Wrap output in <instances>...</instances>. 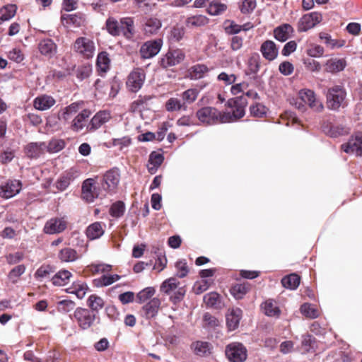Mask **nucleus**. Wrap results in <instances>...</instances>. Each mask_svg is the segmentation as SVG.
Wrapping results in <instances>:
<instances>
[{
  "mask_svg": "<svg viewBox=\"0 0 362 362\" xmlns=\"http://www.w3.org/2000/svg\"><path fill=\"white\" fill-rule=\"evenodd\" d=\"M180 283L175 278H170L160 286V291L168 295H170L172 292L175 291L179 286Z\"/></svg>",
  "mask_w": 362,
  "mask_h": 362,
  "instance_id": "79ce46f5",
  "label": "nucleus"
},
{
  "mask_svg": "<svg viewBox=\"0 0 362 362\" xmlns=\"http://www.w3.org/2000/svg\"><path fill=\"white\" fill-rule=\"evenodd\" d=\"M185 58L184 52L181 49H170L160 59V64L163 68L167 69L181 63Z\"/></svg>",
  "mask_w": 362,
  "mask_h": 362,
  "instance_id": "f8f14e48",
  "label": "nucleus"
},
{
  "mask_svg": "<svg viewBox=\"0 0 362 362\" xmlns=\"http://www.w3.org/2000/svg\"><path fill=\"white\" fill-rule=\"evenodd\" d=\"M321 40L331 49L336 47H341L344 45V42H338L337 40L332 39L331 36L326 33H321L320 35Z\"/></svg>",
  "mask_w": 362,
  "mask_h": 362,
  "instance_id": "bf43d9fd",
  "label": "nucleus"
},
{
  "mask_svg": "<svg viewBox=\"0 0 362 362\" xmlns=\"http://www.w3.org/2000/svg\"><path fill=\"white\" fill-rule=\"evenodd\" d=\"M71 274L68 270H60L52 278V282L54 286H62L69 284Z\"/></svg>",
  "mask_w": 362,
  "mask_h": 362,
  "instance_id": "f704fd0d",
  "label": "nucleus"
},
{
  "mask_svg": "<svg viewBox=\"0 0 362 362\" xmlns=\"http://www.w3.org/2000/svg\"><path fill=\"white\" fill-rule=\"evenodd\" d=\"M46 144L45 142H35L28 144L25 148V154L31 158L40 157L45 153Z\"/></svg>",
  "mask_w": 362,
  "mask_h": 362,
  "instance_id": "5701e85b",
  "label": "nucleus"
},
{
  "mask_svg": "<svg viewBox=\"0 0 362 362\" xmlns=\"http://www.w3.org/2000/svg\"><path fill=\"white\" fill-rule=\"evenodd\" d=\"M211 284L209 280L207 279H202L195 283L194 286V290L196 294H200L204 291H206Z\"/></svg>",
  "mask_w": 362,
  "mask_h": 362,
  "instance_id": "774afa93",
  "label": "nucleus"
},
{
  "mask_svg": "<svg viewBox=\"0 0 362 362\" xmlns=\"http://www.w3.org/2000/svg\"><path fill=\"white\" fill-rule=\"evenodd\" d=\"M161 26L160 20L156 17H146L142 23L144 33L148 36L156 35Z\"/></svg>",
  "mask_w": 362,
  "mask_h": 362,
  "instance_id": "f3484780",
  "label": "nucleus"
},
{
  "mask_svg": "<svg viewBox=\"0 0 362 362\" xmlns=\"http://www.w3.org/2000/svg\"><path fill=\"white\" fill-rule=\"evenodd\" d=\"M97 318L94 311L81 307L77 308L73 314V320L82 330H86L93 327Z\"/></svg>",
  "mask_w": 362,
  "mask_h": 362,
  "instance_id": "7ed1b4c3",
  "label": "nucleus"
},
{
  "mask_svg": "<svg viewBox=\"0 0 362 362\" xmlns=\"http://www.w3.org/2000/svg\"><path fill=\"white\" fill-rule=\"evenodd\" d=\"M75 307V303L71 300H63L58 303L57 309L62 313H69Z\"/></svg>",
  "mask_w": 362,
  "mask_h": 362,
  "instance_id": "0e129e2a",
  "label": "nucleus"
},
{
  "mask_svg": "<svg viewBox=\"0 0 362 362\" xmlns=\"http://www.w3.org/2000/svg\"><path fill=\"white\" fill-rule=\"evenodd\" d=\"M256 6V0H243L239 3V9L243 14H249L255 10Z\"/></svg>",
  "mask_w": 362,
  "mask_h": 362,
  "instance_id": "4d7b16f0",
  "label": "nucleus"
},
{
  "mask_svg": "<svg viewBox=\"0 0 362 362\" xmlns=\"http://www.w3.org/2000/svg\"><path fill=\"white\" fill-rule=\"evenodd\" d=\"M105 224H103L101 222H95L90 224L86 228V235L90 240L98 239L101 237L105 232L104 230Z\"/></svg>",
  "mask_w": 362,
  "mask_h": 362,
  "instance_id": "7c9ffc66",
  "label": "nucleus"
},
{
  "mask_svg": "<svg viewBox=\"0 0 362 362\" xmlns=\"http://www.w3.org/2000/svg\"><path fill=\"white\" fill-rule=\"evenodd\" d=\"M160 306V299L153 298L142 307L141 310V315L146 319L154 318L158 313Z\"/></svg>",
  "mask_w": 362,
  "mask_h": 362,
  "instance_id": "a211bd4d",
  "label": "nucleus"
},
{
  "mask_svg": "<svg viewBox=\"0 0 362 362\" xmlns=\"http://www.w3.org/2000/svg\"><path fill=\"white\" fill-rule=\"evenodd\" d=\"M122 34L127 39L133 37L134 33V20L130 17H125L120 19Z\"/></svg>",
  "mask_w": 362,
  "mask_h": 362,
  "instance_id": "2f4dec72",
  "label": "nucleus"
},
{
  "mask_svg": "<svg viewBox=\"0 0 362 362\" xmlns=\"http://www.w3.org/2000/svg\"><path fill=\"white\" fill-rule=\"evenodd\" d=\"M322 21L320 13L314 11L303 15L299 20L298 30L299 32H306L314 28Z\"/></svg>",
  "mask_w": 362,
  "mask_h": 362,
  "instance_id": "9d476101",
  "label": "nucleus"
},
{
  "mask_svg": "<svg viewBox=\"0 0 362 362\" xmlns=\"http://www.w3.org/2000/svg\"><path fill=\"white\" fill-rule=\"evenodd\" d=\"M259 56L258 54H252L248 59L247 67L249 74H257L260 68Z\"/></svg>",
  "mask_w": 362,
  "mask_h": 362,
  "instance_id": "8fccbe9b",
  "label": "nucleus"
},
{
  "mask_svg": "<svg viewBox=\"0 0 362 362\" xmlns=\"http://www.w3.org/2000/svg\"><path fill=\"white\" fill-rule=\"evenodd\" d=\"M293 31V28L290 24L284 23L274 30V36L276 40L285 42L291 37Z\"/></svg>",
  "mask_w": 362,
  "mask_h": 362,
  "instance_id": "4be33fe9",
  "label": "nucleus"
},
{
  "mask_svg": "<svg viewBox=\"0 0 362 362\" xmlns=\"http://www.w3.org/2000/svg\"><path fill=\"white\" fill-rule=\"evenodd\" d=\"M67 225L66 216H54L45 222L43 232L48 235L59 234L66 229Z\"/></svg>",
  "mask_w": 362,
  "mask_h": 362,
  "instance_id": "423d86ee",
  "label": "nucleus"
},
{
  "mask_svg": "<svg viewBox=\"0 0 362 362\" xmlns=\"http://www.w3.org/2000/svg\"><path fill=\"white\" fill-rule=\"evenodd\" d=\"M80 104L73 103L67 107L63 108L59 113V119L65 122H69L74 115L79 110Z\"/></svg>",
  "mask_w": 362,
  "mask_h": 362,
  "instance_id": "c85d7f7f",
  "label": "nucleus"
},
{
  "mask_svg": "<svg viewBox=\"0 0 362 362\" xmlns=\"http://www.w3.org/2000/svg\"><path fill=\"white\" fill-rule=\"evenodd\" d=\"M343 151L347 153L362 156V133L358 132L347 143L341 145Z\"/></svg>",
  "mask_w": 362,
  "mask_h": 362,
  "instance_id": "4468645a",
  "label": "nucleus"
},
{
  "mask_svg": "<svg viewBox=\"0 0 362 362\" xmlns=\"http://www.w3.org/2000/svg\"><path fill=\"white\" fill-rule=\"evenodd\" d=\"M106 28L108 33L113 36H117L122 34L120 21L118 22L114 18H109L107 20Z\"/></svg>",
  "mask_w": 362,
  "mask_h": 362,
  "instance_id": "37998d69",
  "label": "nucleus"
},
{
  "mask_svg": "<svg viewBox=\"0 0 362 362\" xmlns=\"http://www.w3.org/2000/svg\"><path fill=\"white\" fill-rule=\"evenodd\" d=\"M95 181L93 178L86 179L82 185V197L88 202H93L95 198L105 197L101 187L97 188L95 186Z\"/></svg>",
  "mask_w": 362,
  "mask_h": 362,
  "instance_id": "0eeeda50",
  "label": "nucleus"
},
{
  "mask_svg": "<svg viewBox=\"0 0 362 362\" xmlns=\"http://www.w3.org/2000/svg\"><path fill=\"white\" fill-rule=\"evenodd\" d=\"M346 92L344 88L339 85L328 88L326 94V103L329 109L338 110L346 105Z\"/></svg>",
  "mask_w": 362,
  "mask_h": 362,
  "instance_id": "f257e3e1",
  "label": "nucleus"
},
{
  "mask_svg": "<svg viewBox=\"0 0 362 362\" xmlns=\"http://www.w3.org/2000/svg\"><path fill=\"white\" fill-rule=\"evenodd\" d=\"M65 147V142L60 139H53L46 144V149L50 153H57Z\"/></svg>",
  "mask_w": 362,
  "mask_h": 362,
  "instance_id": "864d4df0",
  "label": "nucleus"
},
{
  "mask_svg": "<svg viewBox=\"0 0 362 362\" xmlns=\"http://www.w3.org/2000/svg\"><path fill=\"white\" fill-rule=\"evenodd\" d=\"M195 354L205 357L211 355L213 351V346L208 341H197L192 345Z\"/></svg>",
  "mask_w": 362,
  "mask_h": 362,
  "instance_id": "bb28decb",
  "label": "nucleus"
},
{
  "mask_svg": "<svg viewBox=\"0 0 362 362\" xmlns=\"http://www.w3.org/2000/svg\"><path fill=\"white\" fill-rule=\"evenodd\" d=\"M242 317V310L239 308H233L226 315V323L230 330L235 329Z\"/></svg>",
  "mask_w": 362,
  "mask_h": 362,
  "instance_id": "a878e982",
  "label": "nucleus"
},
{
  "mask_svg": "<svg viewBox=\"0 0 362 362\" xmlns=\"http://www.w3.org/2000/svg\"><path fill=\"white\" fill-rule=\"evenodd\" d=\"M104 304L103 299L95 294L90 295L87 299V305L90 308L89 310L94 311L96 315L103 308Z\"/></svg>",
  "mask_w": 362,
  "mask_h": 362,
  "instance_id": "e433bc0d",
  "label": "nucleus"
},
{
  "mask_svg": "<svg viewBox=\"0 0 362 362\" xmlns=\"http://www.w3.org/2000/svg\"><path fill=\"white\" fill-rule=\"evenodd\" d=\"M250 290L248 284H238L232 287L231 293L236 299H241Z\"/></svg>",
  "mask_w": 362,
  "mask_h": 362,
  "instance_id": "de8ad7c7",
  "label": "nucleus"
},
{
  "mask_svg": "<svg viewBox=\"0 0 362 362\" xmlns=\"http://www.w3.org/2000/svg\"><path fill=\"white\" fill-rule=\"evenodd\" d=\"M21 182L17 180H8L1 186L0 194L5 199H9L20 192Z\"/></svg>",
  "mask_w": 362,
  "mask_h": 362,
  "instance_id": "dca6fc26",
  "label": "nucleus"
},
{
  "mask_svg": "<svg viewBox=\"0 0 362 362\" xmlns=\"http://www.w3.org/2000/svg\"><path fill=\"white\" fill-rule=\"evenodd\" d=\"M186 106L184 103L175 98H170L165 104V108L169 112L177 111L180 110H186Z\"/></svg>",
  "mask_w": 362,
  "mask_h": 362,
  "instance_id": "6e6d98bb",
  "label": "nucleus"
},
{
  "mask_svg": "<svg viewBox=\"0 0 362 362\" xmlns=\"http://www.w3.org/2000/svg\"><path fill=\"white\" fill-rule=\"evenodd\" d=\"M156 293V289L154 287H146L139 291L137 295L136 298L138 300V302L141 303L145 302L146 300L150 299Z\"/></svg>",
  "mask_w": 362,
  "mask_h": 362,
  "instance_id": "13d9d810",
  "label": "nucleus"
},
{
  "mask_svg": "<svg viewBox=\"0 0 362 362\" xmlns=\"http://www.w3.org/2000/svg\"><path fill=\"white\" fill-rule=\"evenodd\" d=\"M151 97L149 96H139L137 100H134L131 105V110L133 112L140 110L144 107V105L150 100Z\"/></svg>",
  "mask_w": 362,
  "mask_h": 362,
  "instance_id": "338daca9",
  "label": "nucleus"
},
{
  "mask_svg": "<svg viewBox=\"0 0 362 362\" xmlns=\"http://www.w3.org/2000/svg\"><path fill=\"white\" fill-rule=\"evenodd\" d=\"M125 211V205L121 201L113 203L110 209V214L115 218H119L123 216Z\"/></svg>",
  "mask_w": 362,
  "mask_h": 362,
  "instance_id": "5fc2aeb1",
  "label": "nucleus"
},
{
  "mask_svg": "<svg viewBox=\"0 0 362 362\" xmlns=\"http://www.w3.org/2000/svg\"><path fill=\"white\" fill-rule=\"evenodd\" d=\"M74 50L85 58H92L95 54V45L93 40L81 37L76 40L74 45Z\"/></svg>",
  "mask_w": 362,
  "mask_h": 362,
  "instance_id": "6e6552de",
  "label": "nucleus"
},
{
  "mask_svg": "<svg viewBox=\"0 0 362 362\" xmlns=\"http://www.w3.org/2000/svg\"><path fill=\"white\" fill-rule=\"evenodd\" d=\"M25 269L26 267L24 264L16 266L9 272L8 279L13 284L17 283L19 277L25 273Z\"/></svg>",
  "mask_w": 362,
  "mask_h": 362,
  "instance_id": "49530a36",
  "label": "nucleus"
},
{
  "mask_svg": "<svg viewBox=\"0 0 362 362\" xmlns=\"http://www.w3.org/2000/svg\"><path fill=\"white\" fill-rule=\"evenodd\" d=\"M250 114L257 117H262L267 113V107L261 103H256L250 107Z\"/></svg>",
  "mask_w": 362,
  "mask_h": 362,
  "instance_id": "680f3d73",
  "label": "nucleus"
},
{
  "mask_svg": "<svg viewBox=\"0 0 362 362\" xmlns=\"http://www.w3.org/2000/svg\"><path fill=\"white\" fill-rule=\"evenodd\" d=\"M226 355L230 362H243L247 358V350L242 344L234 342L226 346Z\"/></svg>",
  "mask_w": 362,
  "mask_h": 362,
  "instance_id": "1a4fd4ad",
  "label": "nucleus"
},
{
  "mask_svg": "<svg viewBox=\"0 0 362 362\" xmlns=\"http://www.w3.org/2000/svg\"><path fill=\"white\" fill-rule=\"evenodd\" d=\"M300 276L296 274H291L281 279L282 286L290 290H295L300 284Z\"/></svg>",
  "mask_w": 362,
  "mask_h": 362,
  "instance_id": "4c0bfd02",
  "label": "nucleus"
},
{
  "mask_svg": "<svg viewBox=\"0 0 362 362\" xmlns=\"http://www.w3.org/2000/svg\"><path fill=\"white\" fill-rule=\"evenodd\" d=\"M204 301L207 306L215 307L219 302V295L215 292L207 293L204 296Z\"/></svg>",
  "mask_w": 362,
  "mask_h": 362,
  "instance_id": "69168bd1",
  "label": "nucleus"
},
{
  "mask_svg": "<svg viewBox=\"0 0 362 362\" xmlns=\"http://www.w3.org/2000/svg\"><path fill=\"white\" fill-rule=\"evenodd\" d=\"M33 104L35 109L45 111L55 104V100L50 95H41L34 100Z\"/></svg>",
  "mask_w": 362,
  "mask_h": 362,
  "instance_id": "393cba45",
  "label": "nucleus"
},
{
  "mask_svg": "<svg viewBox=\"0 0 362 362\" xmlns=\"http://www.w3.org/2000/svg\"><path fill=\"white\" fill-rule=\"evenodd\" d=\"M110 60L107 52H103L98 54L96 61L98 68L103 72H106L110 67Z\"/></svg>",
  "mask_w": 362,
  "mask_h": 362,
  "instance_id": "a18cd8bd",
  "label": "nucleus"
},
{
  "mask_svg": "<svg viewBox=\"0 0 362 362\" xmlns=\"http://www.w3.org/2000/svg\"><path fill=\"white\" fill-rule=\"evenodd\" d=\"M228 105L233 107V112H223L222 116V122L230 123L234 122L237 119L244 117L245 114V107L247 105V100L245 98H236L235 99L229 100L227 103Z\"/></svg>",
  "mask_w": 362,
  "mask_h": 362,
  "instance_id": "f03ea898",
  "label": "nucleus"
},
{
  "mask_svg": "<svg viewBox=\"0 0 362 362\" xmlns=\"http://www.w3.org/2000/svg\"><path fill=\"white\" fill-rule=\"evenodd\" d=\"M260 52L264 59L269 61L274 60L279 53L276 44L272 40H266L260 47Z\"/></svg>",
  "mask_w": 362,
  "mask_h": 362,
  "instance_id": "aec40b11",
  "label": "nucleus"
},
{
  "mask_svg": "<svg viewBox=\"0 0 362 362\" xmlns=\"http://www.w3.org/2000/svg\"><path fill=\"white\" fill-rule=\"evenodd\" d=\"M262 308L264 310L265 315L269 317H279L280 315V309L277 305V303L272 299L265 300L262 305Z\"/></svg>",
  "mask_w": 362,
  "mask_h": 362,
  "instance_id": "473e14b6",
  "label": "nucleus"
},
{
  "mask_svg": "<svg viewBox=\"0 0 362 362\" xmlns=\"http://www.w3.org/2000/svg\"><path fill=\"white\" fill-rule=\"evenodd\" d=\"M300 311L303 315L309 318H316L320 315V311L315 307V305L305 303L301 305Z\"/></svg>",
  "mask_w": 362,
  "mask_h": 362,
  "instance_id": "09e8293b",
  "label": "nucleus"
},
{
  "mask_svg": "<svg viewBox=\"0 0 362 362\" xmlns=\"http://www.w3.org/2000/svg\"><path fill=\"white\" fill-rule=\"evenodd\" d=\"M209 19L206 16L203 15H197L189 17L187 19V24L188 26L199 27L205 25L208 23Z\"/></svg>",
  "mask_w": 362,
  "mask_h": 362,
  "instance_id": "603ef678",
  "label": "nucleus"
},
{
  "mask_svg": "<svg viewBox=\"0 0 362 362\" xmlns=\"http://www.w3.org/2000/svg\"><path fill=\"white\" fill-rule=\"evenodd\" d=\"M17 7L14 4H8L0 8V25L11 19L16 13Z\"/></svg>",
  "mask_w": 362,
  "mask_h": 362,
  "instance_id": "58836bf2",
  "label": "nucleus"
},
{
  "mask_svg": "<svg viewBox=\"0 0 362 362\" xmlns=\"http://www.w3.org/2000/svg\"><path fill=\"white\" fill-rule=\"evenodd\" d=\"M38 49L42 55L52 58L57 53V46L52 39L45 38L39 42Z\"/></svg>",
  "mask_w": 362,
  "mask_h": 362,
  "instance_id": "412c9836",
  "label": "nucleus"
},
{
  "mask_svg": "<svg viewBox=\"0 0 362 362\" xmlns=\"http://www.w3.org/2000/svg\"><path fill=\"white\" fill-rule=\"evenodd\" d=\"M120 174L117 168L107 170L100 180V187L104 193L113 192L119 182Z\"/></svg>",
  "mask_w": 362,
  "mask_h": 362,
  "instance_id": "39448f33",
  "label": "nucleus"
},
{
  "mask_svg": "<svg viewBox=\"0 0 362 362\" xmlns=\"http://www.w3.org/2000/svg\"><path fill=\"white\" fill-rule=\"evenodd\" d=\"M110 117L111 116L109 111H99L91 119L88 127L89 131H95L99 129L102 125L107 123L110 120Z\"/></svg>",
  "mask_w": 362,
  "mask_h": 362,
  "instance_id": "6ab92c4d",
  "label": "nucleus"
},
{
  "mask_svg": "<svg viewBox=\"0 0 362 362\" xmlns=\"http://www.w3.org/2000/svg\"><path fill=\"white\" fill-rule=\"evenodd\" d=\"M198 119L203 124L213 125L222 122L223 113L212 107H204L197 112Z\"/></svg>",
  "mask_w": 362,
  "mask_h": 362,
  "instance_id": "20e7f679",
  "label": "nucleus"
},
{
  "mask_svg": "<svg viewBox=\"0 0 362 362\" xmlns=\"http://www.w3.org/2000/svg\"><path fill=\"white\" fill-rule=\"evenodd\" d=\"M146 78L144 71L141 69H134L128 76L127 87L132 93L138 92L142 87Z\"/></svg>",
  "mask_w": 362,
  "mask_h": 362,
  "instance_id": "9b49d317",
  "label": "nucleus"
},
{
  "mask_svg": "<svg viewBox=\"0 0 362 362\" xmlns=\"http://www.w3.org/2000/svg\"><path fill=\"white\" fill-rule=\"evenodd\" d=\"M198 94L199 92L197 89L190 88L184 91L182 94L183 103H192L197 98Z\"/></svg>",
  "mask_w": 362,
  "mask_h": 362,
  "instance_id": "052dcab7",
  "label": "nucleus"
},
{
  "mask_svg": "<svg viewBox=\"0 0 362 362\" xmlns=\"http://www.w3.org/2000/svg\"><path fill=\"white\" fill-rule=\"evenodd\" d=\"M163 41L160 39L146 42L140 48V54L144 59H150L156 56L160 50Z\"/></svg>",
  "mask_w": 362,
  "mask_h": 362,
  "instance_id": "2eb2a0df",
  "label": "nucleus"
},
{
  "mask_svg": "<svg viewBox=\"0 0 362 362\" xmlns=\"http://www.w3.org/2000/svg\"><path fill=\"white\" fill-rule=\"evenodd\" d=\"M346 62L344 59H330L325 64V69L327 72L337 73L344 69Z\"/></svg>",
  "mask_w": 362,
  "mask_h": 362,
  "instance_id": "c756f323",
  "label": "nucleus"
},
{
  "mask_svg": "<svg viewBox=\"0 0 362 362\" xmlns=\"http://www.w3.org/2000/svg\"><path fill=\"white\" fill-rule=\"evenodd\" d=\"M59 258L62 262H71L76 261L78 255L75 250L66 247L59 251Z\"/></svg>",
  "mask_w": 362,
  "mask_h": 362,
  "instance_id": "a19ab883",
  "label": "nucleus"
},
{
  "mask_svg": "<svg viewBox=\"0 0 362 362\" xmlns=\"http://www.w3.org/2000/svg\"><path fill=\"white\" fill-rule=\"evenodd\" d=\"M315 339L310 334H305L302 337L301 346L304 353H308L314 351Z\"/></svg>",
  "mask_w": 362,
  "mask_h": 362,
  "instance_id": "3c124183",
  "label": "nucleus"
},
{
  "mask_svg": "<svg viewBox=\"0 0 362 362\" xmlns=\"http://www.w3.org/2000/svg\"><path fill=\"white\" fill-rule=\"evenodd\" d=\"M299 97L303 102L308 103L309 107L314 111L320 112L324 109L322 103L317 99L313 90L310 89H302L298 93Z\"/></svg>",
  "mask_w": 362,
  "mask_h": 362,
  "instance_id": "ddd939ff",
  "label": "nucleus"
},
{
  "mask_svg": "<svg viewBox=\"0 0 362 362\" xmlns=\"http://www.w3.org/2000/svg\"><path fill=\"white\" fill-rule=\"evenodd\" d=\"M209 69L203 64H197L189 68L187 77L191 80H198L204 77Z\"/></svg>",
  "mask_w": 362,
  "mask_h": 362,
  "instance_id": "b1692460",
  "label": "nucleus"
},
{
  "mask_svg": "<svg viewBox=\"0 0 362 362\" xmlns=\"http://www.w3.org/2000/svg\"><path fill=\"white\" fill-rule=\"evenodd\" d=\"M163 156L161 153L153 151L150 156L148 163V170L151 174H154L163 161Z\"/></svg>",
  "mask_w": 362,
  "mask_h": 362,
  "instance_id": "72a5a7b5",
  "label": "nucleus"
},
{
  "mask_svg": "<svg viewBox=\"0 0 362 362\" xmlns=\"http://www.w3.org/2000/svg\"><path fill=\"white\" fill-rule=\"evenodd\" d=\"M54 272V268L49 264H43L40 266L35 273V279L42 280L49 277Z\"/></svg>",
  "mask_w": 362,
  "mask_h": 362,
  "instance_id": "c03bdc74",
  "label": "nucleus"
},
{
  "mask_svg": "<svg viewBox=\"0 0 362 362\" xmlns=\"http://www.w3.org/2000/svg\"><path fill=\"white\" fill-rule=\"evenodd\" d=\"M90 112L88 110H83L78 113L72 120L71 129L74 132H79L85 127L86 119L89 117Z\"/></svg>",
  "mask_w": 362,
  "mask_h": 362,
  "instance_id": "cd10ccee",
  "label": "nucleus"
},
{
  "mask_svg": "<svg viewBox=\"0 0 362 362\" xmlns=\"http://www.w3.org/2000/svg\"><path fill=\"white\" fill-rule=\"evenodd\" d=\"M240 31V25L235 23L233 21L228 20L225 22V32L228 35H235Z\"/></svg>",
  "mask_w": 362,
  "mask_h": 362,
  "instance_id": "e2e57ef3",
  "label": "nucleus"
},
{
  "mask_svg": "<svg viewBox=\"0 0 362 362\" xmlns=\"http://www.w3.org/2000/svg\"><path fill=\"white\" fill-rule=\"evenodd\" d=\"M227 8V5L222 3L221 0H214L209 4L206 11L211 16H218L223 13Z\"/></svg>",
  "mask_w": 362,
  "mask_h": 362,
  "instance_id": "c9c22d12",
  "label": "nucleus"
},
{
  "mask_svg": "<svg viewBox=\"0 0 362 362\" xmlns=\"http://www.w3.org/2000/svg\"><path fill=\"white\" fill-rule=\"evenodd\" d=\"M121 276L118 274L113 275H103L100 278L95 279L94 280V284L97 287H103L107 286L119 280Z\"/></svg>",
  "mask_w": 362,
  "mask_h": 362,
  "instance_id": "ea45409f",
  "label": "nucleus"
}]
</instances>
